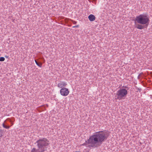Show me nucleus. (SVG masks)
Returning <instances> with one entry per match:
<instances>
[{"label": "nucleus", "instance_id": "nucleus-1", "mask_svg": "<svg viewBox=\"0 0 152 152\" xmlns=\"http://www.w3.org/2000/svg\"><path fill=\"white\" fill-rule=\"evenodd\" d=\"M109 134L105 131H99L91 136L88 140L87 143L91 147L96 148L100 146L107 139Z\"/></svg>", "mask_w": 152, "mask_h": 152}, {"label": "nucleus", "instance_id": "nucleus-2", "mask_svg": "<svg viewBox=\"0 0 152 152\" xmlns=\"http://www.w3.org/2000/svg\"><path fill=\"white\" fill-rule=\"evenodd\" d=\"M35 144H37V149L33 148L31 152H44L47 150L50 143L49 141L46 138H43L37 140Z\"/></svg>", "mask_w": 152, "mask_h": 152}, {"label": "nucleus", "instance_id": "nucleus-3", "mask_svg": "<svg viewBox=\"0 0 152 152\" xmlns=\"http://www.w3.org/2000/svg\"><path fill=\"white\" fill-rule=\"evenodd\" d=\"M135 22L141 24L145 25L146 27H148L150 20L147 14H143L136 16Z\"/></svg>", "mask_w": 152, "mask_h": 152}, {"label": "nucleus", "instance_id": "nucleus-4", "mask_svg": "<svg viewBox=\"0 0 152 152\" xmlns=\"http://www.w3.org/2000/svg\"><path fill=\"white\" fill-rule=\"evenodd\" d=\"M125 88H121L118 90L116 93V99L121 100L125 97L128 94L127 90L129 89L127 87L125 86Z\"/></svg>", "mask_w": 152, "mask_h": 152}, {"label": "nucleus", "instance_id": "nucleus-5", "mask_svg": "<svg viewBox=\"0 0 152 152\" xmlns=\"http://www.w3.org/2000/svg\"><path fill=\"white\" fill-rule=\"evenodd\" d=\"M69 92V91L68 89L66 88H62L60 90V94L63 96H67Z\"/></svg>", "mask_w": 152, "mask_h": 152}, {"label": "nucleus", "instance_id": "nucleus-6", "mask_svg": "<svg viewBox=\"0 0 152 152\" xmlns=\"http://www.w3.org/2000/svg\"><path fill=\"white\" fill-rule=\"evenodd\" d=\"M135 27L139 29H143L145 28H147V27L146 26V25L144 26L142 25H143L138 24H136V23H135Z\"/></svg>", "mask_w": 152, "mask_h": 152}, {"label": "nucleus", "instance_id": "nucleus-7", "mask_svg": "<svg viewBox=\"0 0 152 152\" xmlns=\"http://www.w3.org/2000/svg\"><path fill=\"white\" fill-rule=\"evenodd\" d=\"M67 84L63 81H60L58 83V87L59 88H62L63 86H66Z\"/></svg>", "mask_w": 152, "mask_h": 152}, {"label": "nucleus", "instance_id": "nucleus-8", "mask_svg": "<svg viewBox=\"0 0 152 152\" xmlns=\"http://www.w3.org/2000/svg\"><path fill=\"white\" fill-rule=\"evenodd\" d=\"M88 19L90 21H92L95 19V16L91 14L88 17Z\"/></svg>", "mask_w": 152, "mask_h": 152}, {"label": "nucleus", "instance_id": "nucleus-9", "mask_svg": "<svg viewBox=\"0 0 152 152\" xmlns=\"http://www.w3.org/2000/svg\"><path fill=\"white\" fill-rule=\"evenodd\" d=\"M35 62L36 64L39 67H41L42 66V64L41 63H38L36 60H35Z\"/></svg>", "mask_w": 152, "mask_h": 152}, {"label": "nucleus", "instance_id": "nucleus-10", "mask_svg": "<svg viewBox=\"0 0 152 152\" xmlns=\"http://www.w3.org/2000/svg\"><path fill=\"white\" fill-rule=\"evenodd\" d=\"M2 126L4 128L7 129H9L10 127V126H7L4 123H3L2 124Z\"/></svg>", "mask_w": 152, "mask_h": 152}, {"label": "nucleus", "instance_id": "nucleus-11", "mask_svg": "<svg viewBox=\"0 0 152 152\" xmlns=\"http://www.w3.org/2000/svg\"><path fill=\"white\" fill-rule=\"evenodd\" d=\"M5 60V58L4 57H0V61H3Z\"/></svg>", "mask_w": 152, "mask_h": 152}, {"label": "nucleus", "instance_id": "nucleus-12", "mask_svg": "<svg viewBox=\"0 0 152 152\" xmlns=\"http://www.w3.org/2000/svg\"><path fill=\"white\" fill-rule=\"evenodd\" d=\"M3 131L1 129H0V138L2 136Z\"/></svg>", "mask_w": 152, "mask_h": 152}, {"label": "nucleus", "instance_id": "nucleus-13", "mask_svg": "<svg viewBox=\"0 0 152 152\" xmlns=\"http://www.w3.org/2000/svg\"><path fill=\"white\" fill-rule=\"evenodd\" d=\"M79 27V25H77L75 26H73L72 27L73 28H78Z\"/></svg>", "mask_w": 152, "mask_h": 152}, {"label": "nucleus", "instance_id": "nucleus-14", "mask_svg": "<svg viewBox=\"0 0 152 152\" xmlns=\"http://www.w3.org/2000/svg\"><path fill=\"white\" fill-rule=\"evenodd\" d=\"M142 74V73H140L139 75L138 76V77H137V78H138V79H139L141 75Z\"/></svg>", "mask_w": 152, "mask_h": 152}, {"label": "nucleus", "instance_id": "nucleus-15", "mask_svg": "<svg viewBox=\"0 0 152 152\" xmlns=\"http://www.w3.org/2000/svg\"><path fill=\"white\" fill-rule=\"evenodd\" d=\"M72 23L74 24H75L77 23V22L75 21H72Z\"/></svg>", "mask_w": 152, "mask_h": 152}, {"label": "nucleus", "instance_id": "nucleus-16", "mask_svg": "<svg viewBox=\"0 0 152 152\" xmlns=\"http://www.w3.org/2000/svg\"><path fill=\"white\" fill-rule=\"evenodd\" d=\"M5 57L6 58H8V56H5Z\"/></svg>", "mask_w": 152, "mask_h": 152}, {"label": "nucleus", "instance_id": "nucleus-17", "mask_svg": "<svg viewBox=\"0 0 152 152\" xmlns=\"http://www.w3.org/2000/svg\"><path fill=\"white\" fill-rule=\"evenodd\" d=\"M86 143H83V144H82V145H86Z\"/></svg>", "mask_w": 152, "mask_h": 152}, {"label": "nucleus", "instance_id": "nucleus-18", "mask_svg": "<svg viewBox=\"0 0 152 152\" xmlns=\"http://www.w3.org/2000/svg\"><path fill=\"white\" fill-rule=\"evenodd\" d=\"M80 152V151H76V152Z\"/></svg>", "mask_w": 152, "mask_h": 152}]
</instances>
